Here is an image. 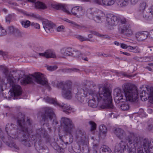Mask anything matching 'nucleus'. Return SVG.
<instances>
[{"instance_id":"nucleus-1","label":"nucleus","mask_w":153,"mask_h":153,"mask_svg":"<svg viewBox=\"0 0 153 153\" xmlns=\"http://www.w3.org/2000/svg\"><path fill=\"white\" fill-rule=\"evenodd\" d=\"M123 88L124 94L119 88H115L114 91V100L116 103L127 101L131 102L137 101L138 93L136 86L126 83L123 85Z\"/></svg>"},{"instance_id":"nucleus-2","label":"nucleus","mask_w":153,"mask_h":153,"mask_svg":"<svg viewBox=\"0 0 153 153\" xmlns=\"http://www.w3.org/2000/svg\"><path fill=\"white\" fill-rule=\"evenodd\" d=\"M95 97L98 102L101 104L100 108L108 110L113 112L115 110L112 103L111 93L108 88L105 87H100L99 88L98 94L95 92Z\"/></svg>"},{"instance_id":"nucleus-3","label":"nucleus","mask_w":153,"mask_h":153,"mask_svg":"<svg viewBox=\"0 0 153 153\" xmlns=\"http://www.w3.org/2000/svg\"><path fill=\"white\" fill-rule=\"evenodd\" d=\"M16 73L19 75L18 80L22 79L21 80V82L23 84L31 83L36 82L40 85H45L49 90L51 89V87L48 84L47 79L42 74L36 72L29 76H26L24 72L20 70L17 71Z\"/></svg>"},{"instance_id":"nucleus-4","label":"nucleus","mask_w":153,"mask_h":153,"mask_svg":"<svg viewBox=\"0 0 153 153\" xmlns=\"http://www.w3.org/2000/svg\"><path fill=\"white\" fill-rule=\"evenodd\" d=\"M137 137L134 133H130L125 140L128 141V143L121 141L116 146L115 151L118 153H134L135 151V146L137 142Z\"/></svg>"},{"instance_id":"nucleus-5","label":"nucleus","mask_w":153,"mask_h":153,"mask_svg":"<svg viewBox=\"0 0 153 153\" xmlns=\"http://www.w3.org/2000/svg\"><path fill=\"white\" fill-rule=\"evenodd\" d=\"M21 117L19 118L17 120V124L18 126V130L25 133L22 135V137L20 140L22 143L26 147H30L33 144V141L37 143L36 142V137L35 136L31 135V137L30 135L28 133V129L27 124L25 123V119L24 116L22 114Z\"/></svg>"},{"instance_id":"nucleus-6","label":"nucleus","mask_w":153,"mask_h":153,"mask_svg":"<svg viewBox=\"0 0 153 153\" xmlns=\"http://www.w3.org/2000/svg\"><path fill=\"white\" fill-rule=\"evenodd\" d=\"M3 72L7 79V84L9 85L10 88L8 99L10 100L12 98L13 99L17 98L22 94L21 88L19 85L16 84V79L11 74V72H9L7 68H4Z\"/></svg>"},{"instance_id":"nucleus-7","label":"nucleus","mask_w":153,"mask_h":153,"mask_svg":"<svg viewBox=\"0 0 153 153\" xmlns=\"http://www.w3.org/2000/svg\"><path fill=\"white\" fill-rule=\"evenodd\" d=\"M137 143L135 146L134 153H144V148L146 153H151L153 152V140H149L147 138L140 139L138 137Z\"/></svg>"},{"instance_id":"nucleus-8","label":"nucleus","mask_w":153,"mask_h":153,"mask_svg":"<svg viewBox=\"0 0 153 153\" xmlns=\"http://www.w3.org/2000/svg\"><path fill=\"white\" fill-rule=\"evenodd\" d=\"M58 88H62V95L65 98L70 99L72 97L73 90L72 83L69 81H60L57 83Z\"/></svg>"},{"instance_id":"nucleus-9","label":"nucleus","mask_w":153,"mask_h":153,"mask_svg":"<svg viewBox=\"0 0 153 153\" xmlns=\"http://www.w3.org/2000/svg\"><path fill=\"white\" fill-rule=\"evenodd\" d=\"M60 123L63 127L64 131L67 134L71 133L74 126L71 120L69 118L62 117L61 118Z\"/></svg>"},{"instance_id":"nucleus-10","label":"nucleus","mask_w":153,"mask_h":153,"mask_svg":"<svg viewBox=\"0 0 153 153\" xmlns=\"http://www.w3.org/2000/svg\"><path fill=\"white\" fill-rule=\"evenodd\" d=\"M46 101L48 102L53 104L55 105H57L62 108L63 111L66 114H69L72 111V108L70 106L63 103H58L56 99L47 97L46 98Z\"/></svg>"},{"instance_id":"nucleus-11","label":"nucleus","mask_w":153,"mask_h":153,"mask_svg":"<svg viewBox=\"0 0 153 153\" xmlns=\"http://www.w3.org/2000/svg\"><path fill=\"white\" fill-rule=\"evenodd\" d=\"M43 111L45 113L43 114L39 113V115L42 117V119L45 122H48L49 120L51 121L55 117V115L53 108L50 107H45L43 108Z\"/></svg>"},{"instance_id":"nucleus-12","label":"nucleus","mask_w":153,"mask_h":153,"mask_svg":"<svg viewBox=\"0 0 153 153\" xmlns=\"http://www.w3.org/2000/svg\"><path fill=\"white\" fill-rule=\"evenodd\" d=\"M147 93L143 90L140 93V97L143 101H145L149 99V101L153 104V87L147 86L146 87Z\"/></svg>"},{"instance_id":"nucleus-13","label":"nucleus","mask_w":153,"mask_h":153,"mask_svg":"<svg viewBox=\"0 0 153 153\" xmlns=\"http://www.w3.org/2000/svg\"><path fill=\"white\" fill-rule=\"evenodd\" d=\"M119 18L117 16L111 15H107L106 16V26L109 29L111 27L117 25L119 23Z\"/></svg>"},{"instance_id":"nucleus-14","label":"nucleus","mask_w":153,"mask_h":153,"mask_svg":"<svg viewBox=\"0 0 153 153\" xmlns=\"http://www.w3.org/2000/svg\"><path fill=\"white\" fill-rule=\"evenodd\" d=\"M33 136H36V142H37V143H40L42 141L43 138H47L48 137L45 130L42 128L37 129L36 134L33 135Z\"/></svg>"},{"instance_id":"nucleus-15","label":"nucleus","mask_w":153,"mask_h":153,"mask_svg":"<svg viewBox=\"0 0 153 153\" xmlns=\"http://www.w3.org/2000/svg\"><path fill=\"white\" fill-rule=\"evenodd\" d=\"M78 92L76 94L75 97L78 100L81 102H84L85 98L87 96L88 93L89 91L86 89L85 90L83 88H79L77 89Z\"/></svg>"},{"instance_id":"nucleus-16","label":"nucleus","mask_w":153,"mask_h":153,"mask_svg":"<svg viewBox=\"0 0 153 153\" xmlns=\"http://www.w3.org/2000/svg\"><path fill=\"white\" fill-rule=\"evenodd\" d=\"M118 29L121 33L127 36L131 35L133 34L131 27L128 25H120Z\"/></svg>"},{"instance_id":"nucleus-17","label":"nucleus","mask_w":153,"mask_h":153,"mask_svg":"<svg viewBox=\"0 0 153 153\" xmlns=\"http://www.w3.org/2000/svg\"><path fill=\"white\" fill-rule=\"evenodd\" d=\"M71 13L70 15H73L79 18L84 14L85 10L82 7H75L73 8L71 10Z\"/></svg>"},{"instance_id":"nucleus-18","label":"nucleus","mask_w":153,"mask_h":153,"mask_svg":"<svg viewBox=\"0 0 153 153\" xmlns=\"http://www.w3.org/2000/svg\"><path fill=\"white\" fill-rule=\"evenodd\" d=\"M148 32L146 31H140L135 33V38L138 41H143L146 39L149 36Z\"/></svg>"},{"instance_id":"nucleus-19","label":"nucleus","mask_w":153,"mask_h":153,"mask_svg":"<svg viewBox=\"0 0 153 153\" xmlns=\"http://www.w3.org/2000/svg\"><path fill=\"white\" fill-rule=\"evenodd\" d=\"M114 133L120 139L125 140L126 138L129 135H127L125 131L122 129L120 128H115L114 130Z\"/></svg>"},{"instance_id":"nucleus-20","label":"nucleus","mask_w":153,"mask_h":153,"mask_svg":"<svg viewBox=\"0 0 153 153\" xmlns=\"http://www.w3.org/2000/svg\"><path fill=\"white\" fill-rule=\"evenodd\" d=\"M89 94L90 95L93 96V99H92L90 100L88 102V105L90 106L93 107V108H95L97 107V106L98 103L100 105V106L101 105V104L99 103L98 100L97 101H96V100L97 99V98L95 97V91H94L92 90H90L89 91Z\"/></svg>"},{"instance_id":"nucleus-21","label":"nucleus","mask_w":153,"mask_h":153,"mask_svg":"<svg viewBox=\"0 0 153 153\" xmlns=\"http://www.w3.org/2000/svg\"><path fill=\"white\" fill-rule=\"evenodd\" d=\"M42 24L43 27L47 33H50L53 31L54 25L48 20L43 21Z\"/></svg>"},{"instance_id":"nucleus-22","label":"nucleus","mask_w":153,"mask_h":153,"mask_svg":"<svg viewBox=\"0 0 153 153\" xmlns=\"http://www.w3.org/2000/svg\"><path fill=\"white\" fill-rule=\"evenodd\" d=\"M72 51V49L70 48H64L60 50L61 57L65 58V56H71Z\"/></svg>"},{"instance_id":"nucleus-23","label":"nucleus","mask_w":153,"mask_h":153,"mask_svg":"<svg viewBox=\"0 0 153 153\" xmlns=\"http://www.w3.org/2000/svg\"><path fill=\"white\" fill-rule=\"evenodd\" d=\"M39 143H37L35 145L37 151L39 153H48L49 152V150L48 148L45 146H43Z\"/></svg>"},{"instance_id":"nucleus-24","label":"nucleus","mask_w":153,"mask_h":153,"mask_svg":"<svg viewBox=\"0 0 153 153\" xmlns=\"http://www.w3.org/2000/svg\"><path fill=\"white\" fill-rule=\"evenodd\" d=\"M51 6L54 9L61 10L68 14H71L70 12L68 10L67 7L65 5L59 4H52Z\"/></svg>"},{"instance_id":"nucleus-25","label":"nucleus","mask_w":153,"mask_h":153,"mask_svg":"<svg viewBox=\"0 0 153 153\" xmlns=\"http://www.w3.org/2000/svg\"><path fill=\"white\" fill-rule=\"evenodd\" d=\"M39 54L40 56H42L46 58H54L56 57L55 53L50 50H47L45 52L43 53H39Z\"/></svg>"},{"instance_id":"nucleus-26","label":"nucleus","mask_w":153,"mask_h":153,"mask_svg":"<svg viewBox=\"0 0 153 153\" xmlns=\"http://www.w3.org/2000/svg\"><path fill=\"white\" fill-rule=\"evenodd\" d=\"M86 135L85 131L81 129H78L76 130L75 134V137L76 141L80 140L81 138Z\"/></svg>"},{"instance_id":"nucleus-27","label":"nucleus","mask_w":153,"mask_h":153,"mask_svg":"<svg viewBox=\"0 0 153 153\" xmlns=\"http://www.w3.org/2000/svg\"><path fill=\"white\" fill-rule=\"evenodd\" d=\"M117 0H101L99 4L107 6L113 5Z\"/></svg>"},{"instance_id":"nucleus-28","label":"nucleus","mask_w":153,"mask_h":153,"mask_svg":"<svg viewBox=\"0 0 153 153\" xmlns=\"http://www.w3.org/2000/svg\"><path fill=\"white\" fill-rule=\"evenodd\" d=\"M83 54L80 51L77 50H72L71 56L74 57L79 59H83Z\"/></svg>"},{"instance_id":"nucleus-29","label":"nucleus","mask_w":153,"mask_h":153,"mask_svg":"<svg viewBox=\"0 0 153 153\" xmlns=\"http://www.w3.org/2000/svg\"><path fill=\"white\" fill-rule=\"evenodd\" d=\"M93 19L97 23H100L101 22L102 16L98 15L96 12H94L91 13Z\"/></svg>"},{"instance_id":"nucleus-30","label":"nucleus","mask_w":153,"mask_h":153,"mask_svg":"<svg viewBox=\"0 0 153 153\" xmlns=\"http://www.w3.org/2000/svg\"><path fill=\"white\" fill-rule=\"evenodd\" d=\"M77 142L79 145V146L84 144H86L88 143V138L87 135L84 136L82 138H81L80 141L77 140Z\"/></svg>"},{"instance_id":"nucleus-31","label":"nucleus","mask_w":153,"mask_h":153,"mask_svg":"<svg viewBox=\"0 0 153 153\" xmlns=\"http://www.w3.org/2000/svg\"><path fill=\"white\" fill-rule=\"evenodd\" d=\"M50 144L52 147L55 150H58L59 149L61 148L60 146L58 145V142H56L54 139H52L50 142Z\"/></svg>"},{"instance_id":"nucleus-32","label":"nucleus","mask_w":153,"mask_h":153,"mask_svg":"<svg viewBox=\"0 0 153 153\" xmlns=\"http://www.w3.org/2000/svg\"><path fill=\"white\" fill-rule=\"evenodd\" d=\"M138 14L140 15L141 17L142 16L143 18L146 20H148L150 19L152 17V15L151 13L149 12V11L148 12H144V11L143 13H140V14Z\"/></svg>"},{"instance_id":"nucleus-33","label":"nucleus","mask_w":153,"mask_h":153,"mask_svg":"<svg viewBox=\"0 0 153 153\" xmlns=\"http://www.w3.org/2000/svg\"><path fill=\"white\" fill-rule=\"evenodd\" d=\"M146 4L145 2H142L140 3L138 8V14H140V13H143L146 8Z\"/></svg>"},{"instance_id":"nucleus-34","label":"nucleus","mask_w":153,"mask_h":153,"mask_svg":"<svg viewBox=\"0 0 153 153\" xmlns=\"http://www.w3.org/2000/svg\"><path fill=\"white\" fill-rule=\"evenodd\" d=\"M35 6L37 8L44 9L46 8L45 4L40 1H37L35 3Z\"/></svg>"},{"instance_id":"nucleus-35","label":"nucleus","mask_w":153,"mask_h":153,"mask_svg":"<svg viewBox=\"0 0 153 153\" xmlns=\"http://www.w3.org/2000/svg\"><path fill=\"white\" fill-rule=\"evenodd\" d=\"M92 33L94 35L97 36L98 37L103 38L104 39H110V37L107 35H102L100 34L98 32L95 31H93L92 32Z\"/></svg>"},{"instance_id":"nucleus-36","label":"nucleus","mask_w":153,"mask_h":153,"mask_svg":"<svg viewBox=\"0 0 153 153\" xmlns=\"http://www.w3.org/2000/svg\"><path fill=\"white\" fill-rule=\"evenodd\" d=\"M129 0H118L117 4L120 6L123 7L128 4Z\"/></svg>"},{"instance_id":"nucleus-37","label":"nucleus","mask_w":153,"mask_h":153,"mask_svg":"<svg viewBox=\"0 0 153 153\" xmlns=\"http://www.w3.org/2000/svg\"><path fill=\"white\" fill-rule=\"evenodd\" d=\"M58 143H59L60 145L61 148H64V149L66 147L67 145L68 144V142H65L61 138H60L58 140Z\"/></svg>"},{"instance_id":"nucleus-38","label":"nucleus","mask_w":153,"mask_h":153,"mask_svg":"<svg viewBox=\"0 0 153 153\" xmlns=\"http://www.w3.org/2000/svg\"><path fill=\"white\" fill-rule=\"evenodd\" d=\"M123 104L120 105V107L123 111H127L129 109V106L127 102H124Z\"/></svg>"},{"instance_id":"nucleus-39","label":"nucleus","mask_w":153,"mask_h":153,"mask_svg":"<svg viewBox=\"0 0 153 153\" xmlns=\"http://www.w3.org/2000/svg\"><path fill=\"white\" fill-rule=\"evenodd\" d=\"M22 26L25 28H27L30 26V22L28 20H23L21 22Z\"/></svg>"},{"instance_id":"nucleus-40","label":"nucleus","mask_w":153,"mask_h":153,"mask_svg":"<svg viewBox=\"0 0 153 153\" xmlns=\"http://www.w3.org/2000/svg\"><path fill=\"white\" fill-rule=\"evenodd\" d=\"M80 147V146H78L77 149L75 148L74 149H73L72 146H70L68 148V151L71 153H73L74 152H75L76 153H79L81 151Z\"/></svg>"},{"instance_id":"nucleus-41","label":"nucleus","mask_w":153,"mask_h":153,"mask_svg":"<svg viewBox=\"0 0 153 153\" xmlns=\"http://www.w3.org/2000/svg\"><path fill=\"white\" fill-rule=\"evenodd\" d=\"M17 29L14 26H10L8 27L7 31L10 34L13 35Z\"/></svg>"},{"instance_id":"nucleus-42","label":"nucleus","mask_w":153,"mask_h":153,"mask_svg":"<svg viewBox=\"0 0 153 153\" xmlns=\"http://www.w3.org/2000/svg\"><path fill=\"white\" fill-rule=\"evenodd\" d=\"M70 25L79 29H81L84 27V26L81 25H79L74 21L71 22V24Z\"/></svg>"},{"instance_id":"nucleus-43","label":"nucleus","mask_w":153,"mask_h":153,"mask_svg":"<svg viewBox=\"0 0 153 153\" xmlns=\"http://www.w3.org/2000/svg\"><path fill=\"white\" fill-rule=\"evenodd\" d=\"M99 129L100 132L103 134H105L107 132L106 127L104 125H102L100 126Z\"/></svg>"},{"instance_id":"nucleus-44","label":"nucleus","mask_w":153,"mask_h":153,"mask_svg":"<svg viewBox=\"0 0 153 153\" xmlns=\"http://www.w3.org/2000/svg\"><path fill=\"white\" fill-rule=\"evenodd\" d=\"M75 37L79 39L81 42L84 41H90L89 39L88 38H85L84 36L80 35H76Z\"/></svg>"},{"instance_id":"nucleus-45","label":"nucleus","mask_w":153,"mask_h":153,"mask_svg":"<svg viewBox=\"0 0 153 153\" xmlns=\"http://www.w3.org/2000/svg\"><path fill=\"white\" fill-rule=\"evenodd\" d=\"M82 146V151L84 153H88L90 150H89L87 144H84Z\"/></svg>"},{"instance_id":"nucleus-46","label":"nucleus","mask_w":153,"mask_h":153,"mask_svg":"<svg viewBox=\"0 0 153 153\" xmlns=\"http://www.w3.org/2000/svg\"><path fill=\"white\" fill-rule=\"evenodd\" d=\"M88 123L90 125L91 130V131H94L96 129L97 125L94 122L91 121L89 122Z\"/></svg>"},{"instance_id":"nucleus-47","label":"nucleus","mask_w":153,"mask_h":153,"mask_svg":"<svg viewBox=\"0 0 153 153\" xmlns=\"http://www.w3.org/2000/svg\"><path fill=\"white\" fill-rule=\"evenodd\" d=\"M9 3L11 5L13 8L15 9L16 10H18L19 11H20L21 12H22V11L21 10H20L18 9L17 8L15 7L16 6H18V4L17 2H15L13 0H12V1H10Z\"/></svg>"},{"instance_id":"nucleus-48","label":"nucleus","mask_w":153,"mask_h":153,"mask_svg":"<svg viewBox=\"0 0 153 153\" xmlns=\"http://www.w3.org/2000/svg\"><path fill=\"white\" fill-rule=\"evenodd\" d=\"M91 139L93 140L92 142L93 146V147L97 148L99 143V140L96 139H94L93 137H92Z\"/></svg>"},{"instance_id":"nucleus-49","label":"nucleus","mask_w":153,"mask_h":153,"mask_svg":"<svg viewBox=\"0 0 153 153\" xmlns=\"http://www.w3.org/2000/svg\"><path fill=\"white\" fill-rule=\"evenodd\" d=\"M7 145L8 146L11 148H13L14 149H18V147L16 145L15 143L12 141L10 142V143H8L7 144Z\"/></svg>"},{"instance_id":"nucleus-50","label":"nucleus","mask_w":153,"mask_h":153,"mask_svg":"<svg viewBox=\"0 0 153 153\" xmlns=\"http://www.w3.org/2000/svg\"><path fill=\"white\" fill-rule=\"evenodd\" d=\"M13 17V15L12 14H9L6 17L5 22L7 24H9L12 19Z\"/></svg>"},{"instance_id":"nucleus-51","label":"nucleus","mask_w":153,"mask_h":153,"mask_svg":"<svg viewBox=\"0 0 153 153\" xmlns=\"http://www.w3.org/2000/svg\"><path fill=\"white\" fill-rule=\"evenodd\" d=\"M7 34V31L4 28L0 25V36L5 35Z\"/></svg>"},{"instance_id":"nucleus-52","label":"nucleus","mask_w":153,"mask_h":153,"mask_svg":"<svg viewBox=\"0 0 153 153\" xmlns=\"http://www.w3.org/2000/svg\"><path fill=\"white\" fill-rule=\"evenodd\" d=\"M128 48L130 50H135L133 52L137 53H139L140 52L138 47H131L130 46H128Z\"/></svg>"},{"instance_id":"nucleus-53","label":"nucleus","mask_w":153,"mask_h":153,"mask_svg":"<svg viewBox=\"0 0 153 153\" xmlns=\"http://www.w3.org/2000/svg\"><path fill=\"white\" fill-rule=\"evenodd\" d=\"M58 68L57 66L56 65L53 66H47V69L51 71H53L56 70Z\"/></svg>"},{"instance_id":"nucleus-54","label":"nucleus","mask_w":153,"mask_h":153,"mask_svg":"<svg viewBox=\"0 0 153 153\" xmlns=\"http://www.w3.org/2000/svg\"><path fill=\"white\" fill-rule=\"evenodd\" d=\"M16 36L18 37H21L22 36V34L20 31L17 28L13 34Z\"/></svg>"},{"instance_id":"nucleus-55","label":"nucleus","mask_w":153,"mask_h":153,"mask_svg":"<svg viewBox=\"0 0 153 153\" xmlns=\"http://www.w3.org/2000/svg\"><path fill=\"white\" fill-rule=\"evenodd\" d=\"M119 26L120 25H123L124 24H125L126 22V19L123 18L122 19L119 18Z\"/></svg>"},{"instance_id":"nucleus-56","label":"nucleus","mask_w":153,"mask_h":153,"mask_svg":"<svg viewBox=\"0 0 153 153\" xmlns=\"http://www.w3.org/2000/svg\"><path fill=\"white\" fill-rule=\"evenodd\" d=\"M12 125H14L13 124H11L10 125L9 124H8L5 127V129L7 133H8V130L10 129V130L12 129V128H13V127H12Z\"/></svg>"},{"instance_id":"nucleus-57","label":"nucleus","mask_w":153,"mask_h":153,"mask_svg":"<svg viewBox=\"0 0 153 153\" xmlns=\"http://www.w3.org/2000/svg\"><path fill=\"white\" fill-rule=\"evenodd\" d=\"M148 65L149 66H147L145 67L146 69H148L149 71H152V68H153V64L149 63Z\"/></svg>"},{"instance_id":"nucleus-58","label":"nucleus","mask_w":153,"mask_h":153,"mask_svg":"<svg viewBox=\"0 0 153 153\" xmlns=\"http://www.w3.org/2000/svg\"><path fill=\"white\" fill-rule=\"evenodd\" d=\"M97 148L93 147L91 149L89 152V153H97Z\"/></svg>"},{"instance_id":"nucleus-59","label":"nucleus","mask_w":153,"mask_h":153,"mask_svg":"<svg viewBox=\"0 0 153 153\" xmlns=\"http://www.w3.org/2000/svg\"><path fill=\"white\" fill-rule=\"evenodd\" d=\"M36 29H39L40 28V26L39 24L38 23H35L33 22L31 24Z\"/></svg>"},{"instance_id":"nucleus-60","label":"nucleus","mask_w":153,"mask_h":153,"mask_svg":"<svg viewBox=\"0 0 153 153\" xmlns=\"http://www.w3.org/2000/svg\"><path fill=\"white\" fill-rule=\"evenodd\" d=\"M64 28V27L63 26H60L57 28V31L58 32L62 31Z\"/></svg>"},{"instance_id":"nucleus-61","label":"nucleus","mask_w":153,"mask_h":153,"mask_svg":"<svg viewBox=\"0 0 153 153\" xmlns=\"http://www.w3.org/2000/svg\"><path fill=\"white\" fill-rule=\"evenodd\" d=\"M71 134H69V143L68 144H69L72 143L73 141V136Z\"/></svg>"},{"instance_id":"nucleus-62","label":"nucleus","mask_w":153,"mask_h":153,"mask_svg":"<svg viewBox=\"0 0 153 153\" xmlns=\"http://www.w3.org/2000/svg\"><path fill=\"white\" fill-rule=\"evenodd\" d=\"M120 47L122 48L126 49L128 48V46L124 43H121L120 44Z\"/></svg>"},{"instance_id":"nucleus-63","label":"nucleus","mask_w":153,"mask_h":153,"mask_svg":"<svg viewBox=\"0 0 153 153\" xmlns=\"http://www.w3.org/2000/svg\"><path fill=\"white\" fill-rule=\"evenodd\" d=\"M149 36L151 39H153V29L151 30L149 32H148Z\"/></svg>"},{"instance_id":"nucleus-64","label":"nucleus","mask_w":153,"mask_h":153,"mask_svg":"<svg viewBox=\"0 0 153 153\" xmlns=\"http://www.w3.org/2000/svg\"><path fill=\"white\" fill-rule=\"evenodd\" d=\"M65 150L64 148H60L57 150V153H64Z\"/></svg>"}]
</instances>
